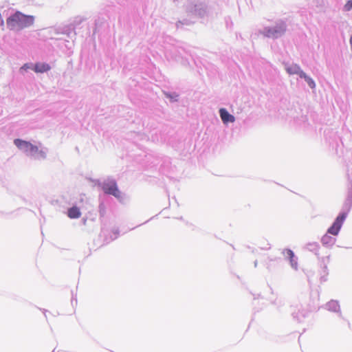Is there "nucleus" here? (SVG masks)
<instances>
[{
	"label": "nucleus",
	"mask_w": 352,
	"mask_h": 352,
	"mask_svg": "<svg viewBox=\"0 0 352 352\" xmlns=\"http://www.w3.org/2000/svg\"><path fill=\"white\" fill-rule=\"evenodd\" d=\"M351 206L352 191H350L343 205V211L338 214L332 225L328 228L327 233L321 238V243L323 246L332 248L336 242V239L334 236L338 235Z\"/></svg>",
	"instance_id": "1"
},
{
	"label": "nucleus",
	"mask_w": 352,
	"mask_h": 352,
	"mask_svg": "<svg viewBox=\"0 0 352 352\" xmlns=\"http://www.w3.org/2000/svg\"><path fill=\"white\" fill-rule=\"evenodd\" d=\"M14 144L20 151L32 159L43 160L47 157L48 149L43 146L41 143L38 144V146H36L25 140L15 139Z\"/></svg>",
	"instance_id": "2"
},
{
	"label": "nucleus",
	"mask_w": 352,
	"mask_h": 352,
	"mask_svg": "<svg viewBox=\"0 0 352 352\" xmlns=\"http://www.w3.org/2000/svg\"><path fill=\"white\" fill-rule=\"evenodd\" d=\"M34 17L25 15L21 12H16L7 19L8 28L11 30H20L33 25Z\"/></svg>",
	"instance_id": "3"
},
{
	"label": "nucleus",
	"mask_w": 352,
	"mask_h": 352,
	"mask_svg": "<svg viewBox=\"0 0 352 352\" xmlns=\"http://www.w3.org/2000/svg\"><path fill=\"white\" fill-rule=\"evenodd\" d=\"M104 193L114 196L120 201H123L124 195L118 189L116 182L112 178H107L102 182H98Z\"/></svg>",
	"instance_id": "4"
},
{
	"label": "nucleus",
	"mask_w": 352,
	"mask_h": 352,
	"mask_svg": "<svg viewBox=\"0 0 352 352\" xmlns=\"http://www.w3.org/2000/svg\"><path fill=\"white\" fill-rule=\"evenodd\" d=\"M286 23L282 21L276 23L273 27H265L259 32L265 36L272 38H278L283 36L286 31Z\"/></svg>",
	"instance_id": "5"
},
{
	"label": "nucleus",
	"mask_w": 352,
	"mask_h": 352,
	"mask_svg": "<svg viewBox=\"0 0 352 352\" xmlns=\"http://www.w3.org/2000/svg\"><path fill=\"white\" fill-rule=\"evenodd\" d=\"M283 254L286 259L289 261L291 267L295 270H298V257L295 256L294 252L290 249H285Z\"/></svg>",
	"instance_id": "6"
},
{
	"label": "nucleus",
	"mask_w": 352,
	"mask_h": 352,
	"mask_svg": "<svg viewBox=\"0 0 352 352\" xmlns=\"http://www.w3.org/2000/svg\"><path fill=\"white\" fill-rule=\"evenodd\" d=\"M285 69L289 75L296 74L300 77L301 74L304 72L300 67L296 63H285Z\"/></svg>",
	"instance_id": "7"
},
{
	"label": "nucleus",
	"mask_w": 352,
	"mask_h": 352,
	"mask_svg": "<svg viewBox=\"0 0 352 352\" xmlns=\"http://www.w3.org/2000/svg\"><path fill=\"white\" fill-rule=\"evenodd\" d=\"M219 113L220 118L224 124L234 122V116L230 114L225 108H221L219 111Z\"/></svg>",
	"instance_id": "8"
},
{
	"label": "nucleus",
	"mask_w": 352,
	"mask_h": 352,
	"mask_svg": "<svg viewBox=\"0 0 352 352\" xmlns=\"http://www.w3.org/2000/svg\"><path fill=\"white\" fill-rule=\"evenodd\" d=\"M324 307L328 311L339 313V316L340 317L342 316V314L340 312V307L338 301L335 300H331L330 301L325 304Z\"/></svg>",
	"instance_id": "9"
},
{
	"label": "nucleus",
	"mask_w": 352,
	"mask_h": 352,
	"mask_svg": "<svg viewBox=\"0 0 352 352\" xmlns=\"http://www.w3.org/2000/svg\"><path fill=\"white\" fill-rule=\"evenodd\" d=\"M193 13L199 17H204L207 14L206 6L201 3L196 4L193 9Z\"/></svg>",
	"instance_id": "10"
},
{
	"label": "nucleus",
	"mask_w": 352,
	"mask_h": 352,
	"mask_svg": "<svg viewBox=\"0 0 352 352\" xmlns=\"http://www.w3.org/2000/svg\"><path fill=\"white\" fill-rule=\"evenodd\" d=\"M51 67L47 63H36L32 69L36 73H44L50 70Z\"/></svg>",
	"instance_id": "11"
},
{
	"label": "nucleus",
	"mask_w": 352,
	"mask_h": 352,
	"mask_svg": "<svg viewBox=\"0 0 352 352\" xmlns=\"http://www.w3.org/2000/svg\"><path fill=\"white\" fill-rule=\"evenodd\" d=\"M305 248L311 252H314L316 255H318V251L320 249V245L317 242H309L306 244Z\"/></svg>",
	"instance_id": "12"
},
{
	"label": "nucleus",
	"mask_w": 352,
	"mask_h": 352,
	"mask_svg": "<svg viewBox=\"0 0 352 352\" xmlns=\"http://www.w3.org/2000/svg\"><path fill=\"white\" fill-rule=\"evenodd\" d=\"M81 213L76 206H73L68 210L67 215L71 219H77L80 217Z\"/></svg>",
	"instance_id": "13"
},
{
	"label": "nucleus",
	"mask_w": 352,
	"mask_h": 352,
	"mask_svg": "<svg viewBox=\"0 0 352 352\" xmlns=\"http://www.w3.org/2000/svg\"><path fill=\"white\" fill-rule=\"evenodd\" d=\"M330 262V256L320 258V265L325 276L328 275L327 265Z\"/></svg>",
	"instance_id": "14"
},
{
	"label": "nucleus",
	"mask_w": 352,
	"mask_h": 352,
	"mask_svg": "<svg viewBox=\"0 0 352 352\" xmlns=\"http://www.w3.org/2000/svg\"><path fill=\"white\" fill-rule=\"evenodd\" d=\"M300 78H303L311 89L316 88V83L314 80L310 76H307L305 72L301 74Z\"/></svg>",
	"instance_id": "15"
},
{
	"label": "nucleus",
	"mask_w": 352,
	"mask_h": 352,
	"mask_svg": "<svg viewBox=\"0 0 352 352\" xmlns=\"http://www.w3.org/2000/svg\"><path fill=\"white\" fill-rule=\"evenodd\" d=\"M349 179L351 181H350V186L349 187L347 197L349 196L350 191H352V168L349 170Z\"/></svg>",
	"instance_id": "16"
},
{
	"label": "nucleus",
	"mask_w": 352,
	"mask_h": 352,
	"mask_svg": "<svg viewBox=\"0 0 352 352\" xmlns=\"http://www.w3.org/2000/svg\"><path fill=\"white\" fill-rule=\"evenodd\" d=\"M352 9V0H349L346 2L344 6V10L346 11H349Z\"/></svg>",
	"instance_id": "17"
},
{
	"label": "nucleus",
	"mask_w": 352,
	"mask_h": 352,
	"mask_svg": "<svg viewBox=\"0 0 352 352\" xmlns=\"http://www.w3.org/2000/svg\"><path fill=\"white\" fill-rule=\"evenodd\" d=\"M99 211H100V214L101 216H103L104 214V212H105V207H104V205L101 203L99 206Z\"/></svg>",
	"instance_id": "18"
},
{
	"label": "nucleus",
	"mask_w": 352,
	"mask_h": 352,
	"mask_svg": "<svg viewBox=\"0 0 352 352\" xmlns=\"http://www.w3.org/2000/svg\"><path fill=\"white\" fill-rule=\"evenodd\" d=\"M32 65H30L28 63H26V64H24L21 67V70H25V71H27L28 69H32Z\"/></svg>",
	"instance_id": "19"
},
{
	"label": "nucleus",
	"mask_w": 352,
	"mask_h": 352,
	"mask_svg": "<svg viewBox=\"0 0 352 352\" xmlns=\"http://www.w3.org/2000/svg\"><path fill=\"white\" fill-rule=\"evenodd\" d=\"M118 234H119V230H118V229L114 230L113 231V236H111V239H112V240H115L116 239H117V238H118Z\"/></svg>",
	"instance_id": "20"
},
{
	"label": "nucleus",
	"mask_w": 352,
	"mask_h": 352,
	"mask_svg": "<svg viewBox=\"0 0 352 352\" xmlns=\"http://www.w3.org/2000/svg\"><path fill=\"white\" fill-rule=\"evenodd\" d=\"M188 24H189V23H188L187 21L184 20L183 21H178L176 25H177V28H179V26L182 25H188Z\"/></svg>",
	"instance_id": "21"
},
{
	"label": "nucleus",
	"mask_w": 352,
	"mask_h": 352,
	"mask_svg": "<svg viewBox=\"0 0 352 352\" xmlns=\"http://www.w3.org/2000/svg\"><path fill=\"white\" fill-rule=\"evenodd\" d=\"M170 98L174 100V101H177V98H178V95L176 94H174V96H170Z\"/></svg>",
	"instance_id": "22"
},
{
	"label": "nucleus",
	"mask_w": 352,
	"mask_h": 352,
	"mask_svg": "<svg viewBox=\"0 0 352 352\" xmlns=\"http://www.w3.org/2000/svg\"><path fill=\"white\" fill-rule=\"evenodd\" d=\"M349 43H350L351 49V51H352V34L351 35Z\"/></svg>",
	"instance_id": "23"
},
{
	"label": "nucleus",
	"mask_w": 352,
	"mask_h": 352,
	"mask_svg": "<svg viewBox=\"0 0 352 352\" xmlns=\"http://www.w3.org/2000/svg\"><path fill=\"white\" fill-rule=\"evenodd\" d=\"M257 266V261H254V267H256Z\"/></svg>",
	"instance_id": "24"
},
{
	"label": "nucleus",
	"mask_w": 352,
	"mask_h": 352,
	"mask_svg": "<svg viewBox=\"0 0 352 352\" xmlns=\"http://www.w3.org/2000/svg\"><path fill=\"white\" fill-rule=\"evenodd\" d=\"M322 278V279H323V280H324V281H325V280H326V278H324V276H322V278Z\"/></svg>",
	"instance_id": "25"
},
{
	"label": "nucleus",
	"mask_w": 352,
	"mask_h": 352,
	"mask_svg": "<svg viewBox=\"0 0 352 352\" xmlns=\"http://www.w3.org/2000/svg\"><path fill=\"white\" fill-rule=\"evenodd\" d=\"M52 352H55V349H54V350L52 351Z\"/></svg>",
	"instance_id": "26"
}]
</instances>
